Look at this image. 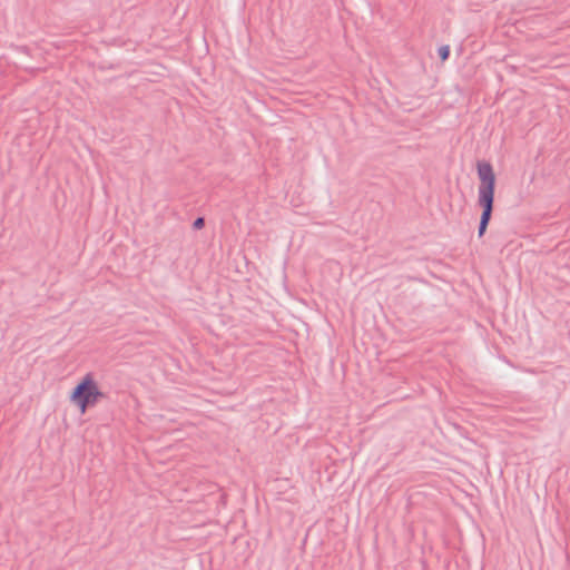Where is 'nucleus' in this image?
I'll return each mask as SVG.
<instances>
[{
  "label": "nucleus",
  "instance_id": "2",
  "mask_svg": "<svg viewBox=\"0 0 570 570\" xmlns=\"http://www.w3.org/2000/svg\"><path fill=\"white\" fill-rule=\"evenodd\" d=\"M105 396L94 373L82 375L69 392V401L80 414L96 406Z\"/></svg>",
  "mask_w": 570,
  "mask_h": 570
},
{
  "label": "nucleus",
  "instance_id": "1",
  "mask_svg": "<svg viewBox=\"0 0 570 570\" xmlns=\"http://www.w3.org/2000/svg\"><path fill=\"white\" fill-rule=\"evenodd\" d=\"M475 168L479 179L476 202L482 210L479 225V236L481 237L484 235L491 219L494 205L497 176L493 166L487 160H479Z\"/></svg>",
  "mask_w": 570,
  "mask_h": 570
},
{
  "label": "nucleus",
  "instance_id": "4",
  "mask_svg": "<svg viewBox=\"0 0 570 570\" xmlns=\"http://www.w3.org/2000/svg\"><path fill=\"white\" fill-rule=\"evenodd\" d=\"M195 228H202L204 226V219L197 218L194 223Z\"/></svg>",
  "mask_w": 570,
  "mask_h": 570
},
{
  "label": "nucleus",
  "instance_id": "3",
  "mask_svg": "<svg viewBox=\"0 0 570 570\" xmlns=\"http://www.w3.org/2000/svg\"><path fill=\"white\" fill-rule=\"evenodd\" d=\"M439 56L442 61H445L450 56V47L449 46H442L439 48Z\"/></svg>",
  "mask_w": 570,
  "mask_h": 570
}]
</instances>
